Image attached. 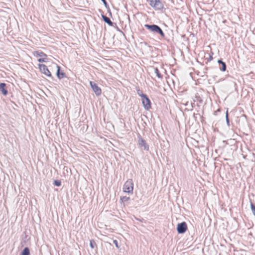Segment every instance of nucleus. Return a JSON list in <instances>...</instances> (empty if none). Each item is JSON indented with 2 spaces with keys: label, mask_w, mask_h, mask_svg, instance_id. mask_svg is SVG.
Listing matches in <instances>:
<instances>
[{
  "label": "nucleus",
  "mask_w": 255,
  "mask_h": 255,
  "mask_svg": "<svg viewBox=\"0 0 255 255\" xmlns=\"http://www.w3.org/2000/svg\"><path fill=\"white\" fill-rule=\"evenodd\" d=\"M38 68L41 73L44 74L47 77H51V73L48 69L47 67L45 65L41 63H39L38 65Z\"/></svg>",
  "instance_id": "6"
},
{
  "label": "nucleus",
  "mask_w": 255,
  "mask_h": 255,
  "mask_svg": "<svg viewBox=\"0 0 255 255\" xmlns=\"http://www.w3.org/2000/svg\"><path fill=\"white\" fill-rule=\"evenodd\" d=\"M32 55L40 63H47L48 61V56L41 50H36L32 52Z\"/></svg>",
  "instance_id": "1"
},
{
  "label": "nucleus",
  "mask_w": 255,
  "mask_h": 255,
  "mask_svg": "<svg viewBox=\"0 0 255 255\" xmlns=\"http://www.w3.org/2000/svg\"><path fill=\"white\" fill-rule=\"evenodd\" d=\"M187 230V226L185 222L178 224L177 227V230L179 234H183Z\"/></svg>",
  "instance_id": "8"
},
{
  "label": "nucleus",
  "mask_w": 255,
  "mask_h": 255,
  "mask_svg": "<svg viewBox=\"0 0 255 255\" xmlns=\"http://www.w3.org/2000/svg\"><path fill=\"white\" fill-rule=\"evenodd\" d=\"M102 18L104 20V21L107 23L110 26H113V23L112 22V21L111 20V19L108 17L107 16L104 15H102Z\"/></svg>",
  "instance_id": "12"
},
{
  "label": "nucleus",
  "mask_w": 255,
  "mask_h": 255,
  "mask_svg": "<svg viewBox=\"0 0 255 255\" xmlns=\"http://www.w3.org/2000/svg\"><path fill=\"white\" fill-rule=\"evenodd\" d=\"M155 72L156 74V75L158 77H159V78H161V75H160V74L159 73V70H158L157 68H155Z\"/></svg>",
  "instance_id": "19"
},
{
  "label": "nucleus",
  "mask_w": 255,
  "mask_h": 255,
  "mask_svg": "<svg viewBox=\"0 0 255 255\" xmlns=\"http://www.w3.org/2000/svg\"><path fill=\"white\" fill-rule=\"evenodd\" d=\"M144 26L147 28L148 29L150 30V31L154 32L159 33L160 34V35L162 37L164 36V33L163 32L162 30L157 25L153 24V25H148V24H145Z\"/></svg>",
  "instance_id": "3"
},
{
  "label": "nucleus",
  "mask_w": 255,
  "mask_h": 255,
  "mask_svg": "<svg viewBox=\"0 0 255 255\" xmlns=\"http://www.w3.org/2000/svg\"><path fill=\"white\" fill-rule=\"evenodd\" d=\"M139 96L141 98L142 103L145 109L148 110L151 107V102L147 96L143 94H140L138 93Z\"/></svg>",
  "instance_id": "4"
},
{
  "label": "nucleus",
  "mask_w": 255,
  "mask_h": 255,
  "mask_svg": "<svg viewBox=\"0 0 255 255\" xmlns=\"http://www.w3.org/2000/svg\"><path fill=\"white\" fill-rule=\"evenodd\" d=\"M130 200V198L129 197L126 196H121L120 198V201L121 203H124L125 202H127L129 201Z\"/></svg>",
  "instance_id": "14"
},
{
  "label": "nucleus",
  "mask_w": 255,
  "mask_h": 255,
  "mask_svg": "<svg viewBox=\"0 0 255 255\" xmlns=\"http://www.w3.org/2000/svg\"><path fill=\"white\" fill-rule=\"evenodd\" d=\"M57 76L59 79H62L65 77V74L63 72H60V67L57 65Z\"/></svg>",
  "instance_id": "10"
},
{
  "label": "nucleus",
  "mask_w": 255,
  "mask_h": 255,
  "mask_svg": "<svg viewBox=\"0 0 255 255\" xmlns=\"http://www.w3.org/2000/svg\"><path fill=\"white\" fill-rule=\"evenodd\" d=\"M138 144L141 147H143L144 149H147L148 148L145 140L141 137L139 138Z\"/></svg>",
  "instance_id": "9"
},
{
  "label": "nucleus",
  "mask_w": 255,
  "mask_h": 255,
  "mask_svg": "<svg viewBox=\"0 0 255 255\" xmlns=\"http://www.w3.org/2000/svg\"><path fill=\"white\" fill-rule=\"evenodd\" d=\"M114 243L115 244V245L116 247L118 249H119L120 247H119V244H118V241H117V240H114Z\"/></svg>",
  "instance_id": "20"
},
{
  "label": "nucleus",
  "mask_w": 255,
  "mask_h": 255,
  "mask_svg": "<svg viewBox=\"0 0 255 255\" xmlns=\"http://www.w3.org/2000/svg\"><path fill=\"white\" fill-rule=\"evenodd\" d=\"M102 1L104 2V4H107V2H106V0H102Z\"/></svg>",
  "instance_id": "22"
},
{
  "label": "nucleus",
  "mask_w": 255,
  "mask_h": 255,
  "mask_svg": "<svg viewBox=\"0 0 255 255\" xmlns=\"http://www.w3.org/2000/svg\"><path fill=\"white\" fill-rule=\"evenodd\" d=\"M210 59L211 60V59H212V56H210Z\"/></svg>",
  "instance_id": "23"
},
{
  "label": "nucleus",
  "mask_w": 255,
  "mask_h": 255,
  "mask_svg": "<svg viewBox=\"0 0 255 255\" xmlns=\"http://www.w3.org/2000/svg\"><path fill=\"white\" fill-rule=\"evenodd\" d=\"M90 245L91 248L92 249H94L96 246V244L93 240H92L90 241Z\"/></svg>",
  "instance_id": "16"
},
{
  "label": "nucleus",
  "mask_w": 255,
  "mask_h": 255,
  "mask_svg": "<svg viewBox=\"0 0 255 255\" xmlns=\"http://www.w3.org/2000/svg\"><path fill=\"white\" fill-rule=\"evenodd\" d=\"M54 184L55 186H60L61 185V181L59 180H55Z\"/></svg>",
  "instance_id": "18"
},
{
  "label": "nucleus",
  "mask_w": 255,
  "mask_h": 255,
  "mask_svg": "<svg viewBox=\"0 0 255 255\" xmlns=\"http://www.w3.org/2000/svg\"><path fill=\"white\" fill-rule=\"evenodd\" d=\"M90 84L96 96H100L102 94L101 89L96 83L92 81L90 82Z\"/></svg>",
  "instance_id": "7"
},
{
  "label": "nucleus",
  "mask_w": 255,
  "mask_h": 255,
  "mask_svg": "<svg viewBox=\"0 0 255 255\" xmlns=\"http://www.w3.org/2000/svg\"><path fill=\"white\" fill-rule=\"evenodd\" d=\"M138 93L140 94H142V91H141L140 90H137V93L138 94Z\"/></svg>",
  "instance_id": "21"
},
{
  "label": "nucleus",
  "mask_w": 255,
  "mask_h": 255,
  "mask_svg": "<svg viewBox=\"0 0 255 255\" xmlns=\"http://www.w3.org/2000/svg\"><path fill=\"white\" fill-rule=\"evenodd\" d=\"M218 63L221 64L222 65V67L220 68L221 70L222 71H225L226 70V65L225 62L222 61L221 60H219L218 61Z\"/></svg>",
  "instance_id": "13"
},
{
  "label": "nucleus",
  "mask_w": 255,
  "mask_h": 255,
  "mask_svg": "<svg viewBox=\"0 0 255 255\" xmlns=\"http://www.w3.org/2000/svg\"><path fill=\"white\" fill-rule=\"evenodd\" d=\"M226 116H227V117L228 118V112H227Z\"/></svg>",
  "instance_id": "24"
},
{
  "label": "nucleus",
  "mask_w": 255,
  "mask_h": 255,
  "mask_svg": "<svg viewBox=\"0 0 255 255\" xmlns=\"http://www.w3.org/2000/svg\"><path fill=\"white\" fill-rule=\"evenodd\" d=\"M5 86L6 85L5 83H2L0 84V91L2 92L4 95H6L7 94V91L5 88Z\"/></svg>",
  "instance_id": "11"
},
{
  "label": "nucleus",
  "mask_w": 255,
  "mask_h": 255,
  "mask_svg": "<svg viewBox=\"0 0 255 255\" xmlns=\"http://www.w3.org/2000/svg\"><path fill=\"white\" fill-rule=\"evenodd\" d=\"M123 192L128 194H132L133 191V182L131 179H128L123 185Z\"/></svg>",
  "instance_id": "2"
},
{
  "label": "nucleus",
  "mask_w": 255,
  "mask_h": 255,
  "mask_svg": "<svg viewBox=\"0 0 255 255\" xmlns=\"http://www.w3.org/2000/svg\"><path fill=\"white\" fill-rule=\"evenodd\" d=\"M21 255H30L29 250L28 248H25Z\"/></svg>",
  "instance_id": "15"
},
{
  "label": "nucleus",
  "mask_w": 255,
  "mask_h": 255,
  "mask_svg": "<svg viewBox=\"0 0 255 255\" xmlns=\"http://www.w3.org/2000/svg\"><path fill=\"white\" fill-rule=\"evenodd\" d=\"M149 5L155 9H160L163 7L160 0H146Z\"/></svg>",
  "instance_id": "5"
},
{
  "label": "nucleus",
  "mask_w": 255,
  "mask_h": 255,
  "mask_svg": "<svg viewBox=\"0 0 255 255\" xmlns=\"http://www.w3.org/2000/svg\"><path fill=\"white\" fill-rule=\"evenodd\" d=\"M251 207L254 215L255 216V205L254 204L251 203Z\"/></svg>",
  "instance_id": "17"
}]
</instances>
